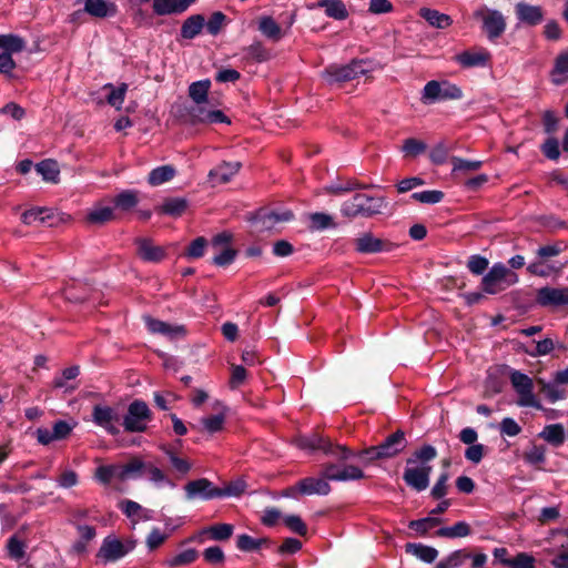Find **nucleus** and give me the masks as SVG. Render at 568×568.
<instances>
[{
    "label": "nucleus",
    "mask_w": 568,
    "mask_h": 568,
    "mask_svg": "<svg viewBox=\"0 0 568 568\" xmlns=\"http://www.w3.org/2000/svg\"><path fill=\"white\" fill-rule=\"evenodd\" d=\"M437 457V450L432 445H424L415 450L406 462L403 479L416 491L425 490L429 485L433 467L429 465Z\"/></svg>",
    "instance_id": "f257e3e1"
},
{
    "label": "nucleus",
    "mask_w": 568,
    "mask_h": 568,
    "mask_svg": "<svg viewBox=\"0 0 568 568\" xmlns=\"http://www.w3.org/2000/svg\"><path fill=\"white\" fill-rule=\"evenodd\" d=\"M561 243H552L539 246L535 253V260L527 266V272L539 277H549L560 275L566 267V263L555 260L561 252Z\"/></svg>",
    "instance_id": "f03ea898"
},
{
    "label": "nucleus",
    "mask_w": 568,
    "mask_h": 568,
    "mask_svg": "<svg viewBox=\"0 0 568 568\" xmlns=\"http://www.w3.org/2000/svg\"><path fill=\"white\" fill-rule=\"evenodd\" d=\"M385 206L386 203L383 197L357 193L351 200L343 203L341 212L347 217H355L359 215L369 217L375 214H379Z\"/></svg>",
    "instance_id": "7ed1b4c3"
},
{
    "label": "nucleus",
    "mask_w": 568,
    "mask_h": 568,
    "mask_svg": "<svg viewBox=\"0 0 568 568\" xmlns=\"http://www.w3.org/2000/svg\"><path fill=\"white\" fill-rule=\"evenodd\" d=\"M518 275L503 263H496L481 280L487 294H498L518 282Z\"/></svg>",
    "instance_id": "20e7f679"
},
{
    "label": "nucleus",
    "mask_w": 568,
    "mask_h": 568,
    "mask_svg": "<svg viewBox=\"0 0 568 568\" xmlns=\"http://www.w3.org/2000/svg\"><path fill=\"white\" fill-rule=\"evenodd\" d=\"M296 444L302 449L323 450L325 454L335 456L339 460H347L353 456L352 450L346 446L334 444L328 438L314 433L310 436L298 437Z\"/></svg>",
    "instance_id": "39448f33"
},
{
    "label": "nucleus",
    "mask_w": 568,
    "mask_h": 568,
    "mask_svg": "<svg viewBox=\"0 0 568 568\" xmlns=\"http://www.w3.org/2000/svg\"><path fill=\"white\" fill-rule=\"evenodd\" d=\"M369 63L365 60H353L346 65H329L323 72V78L328 84H341L366 74Z\"/></svg>",
    "instance_id": "423d86ee"
},
{
    "label": "nucleus",
    "mask_w": 568,
    "mask_h": 568,
    "mask_svg": "<svg viewBox=\"0 0 568 568\" xmlns=\"http://www.w3.org/2000/svg\"><path fill=\"white\" fill-rule=\"evenodd\" d=\"M406 446L407 440L405 438L404 432L397 430L386 437V439L378 446H373L368 449H365L361 454L364 455L367 460L390 458L403 452Z\"/></svg>",
    "instance_id": "0eeeda50"
},
{
    "label": "nucleus",
    "mask_w": 568,
    "mask_h": 568,
    "mask_svg": "<svg viewBox=\"0 0 568 568\" xmlns=\"http://www.w3.org/2000/svg\"><path fill=\"white\" fill-rule=\"evenodd\" d=\"M134 547V541H122L114 536H108L97 552V559L104 565L114 562L126 556Z\"/></svg>",
    "instance_id": "6e6552de"
},
{
    "label": "nucleus",
    "mask_w": 568,
    "mask_h": 568,
    "mask_svg": "<svg viewBox=\"0 0 568 568\" xmlns=\"http://www.w3.org/2000/svg\"><path fill=\"white\" fill-rule=\"evenodd\" d=\"M474 18L481 21L483 30L490 40L499 38L506 30V19L498 10L481 6L474 11Z\"/></svg>",
    "instance_id": "1a4fd4ad"
},
{
    "label": "nucleus",
    "mask_w": 568,
    "mask_h": 568,
    "mask_svg": "<svg viewBox=\"0 0 568 568\" xmlns=\"http://www.w3.org/2000/svg\"><path fill=\"white\" fill-rule=\"evenodd\" d=\"M150 420L151 412L148 405L142 400H134L129 405L123 426L126 432L141 433L146 429Z\"/></svg>",
    "instance_id": "9d476101"
},
{
    "label": "nucleus",
    "mask_w": 568,
    "mask_h": 568,
    "mask_svg": "<svg viewBox=\"0 0 568 568\" xmlns=\"http://www.w3.org/2000/svg\"><path fill=\"white\" fill-rule=\"evenodd\" d=\"M463 98V91L459 87L449 82L429 81L423 90L422 100L434 102L436 100H459Z\"/></svg>",
    "instance_id": "9b49d317"
},
{
    "label": "nucleus",
    "mask_w": 568,
    "mask_h": 568,
    "mask_svg": "<svg viewBox=\"0 0 568 568\" xmlns=\"http://www.w3.org/2000/svg\"><path fill=\"white\" fill-rule=\"evenodd\" d=\"M356 252L361 254H376L388 252L393 248V244L387 240L375 236L371 232H362L353 240Z\"/></svg>",
    "instance_id": "f8f14e48"
},
{
    "label": "nucleus",
    "mask_w": 568,
    "mask_h": 568,
    "mask_svg": "<svg viewBox=\"0 0 568 568\" xmlns=\"http://www.w3.org/2000/svg\"><path fill=\"white\" fill-rule=\"evenodd\" d=\"M232 234L222 232L212 239V247L215 251L213 263L219 266H226L231 264L235 256L236 251L230 246Z\"/></svg>",
    "instance_id": "ddd939ff"
},
{
    "label": "nucleus",
    "mask_w": 568,
    "mask_h": 568,
    "mask_svg": "<svg viewBox=\"0 0 568 568\" xmlns=\"http://www.w3.org/2000/svg\"><path fill=\"white\" fill-rule=\"evenodd\" d=\"M536 303L542 307L568 305V286H544L536 292Z\"/></svg>",
    "instance_id": "4468645a"
},
{
    "label": "nucleus",
    "mask_w": 568,
    "mask_h": 568,
    "mask_svg": "<svg viewBox=\"0 0 568 568\" xmlns=\"http://www.w3.org/2000/svg\"><path fill=\"white\" fill-rule=\"evenodd\" d=\"M322 474L326 479L335 481L358 480L365 477L363 470L354 465H336L333 463L324 465Z\"/></svg>",
    "instance_id": "2eb2a0df"
},
{
    "label": "nucleus",
    "mask_w": 568,
    "mask_h": 568,
    "mask_svg": "<svg viewBox=\"0 0 568 568\" xmlns=\"http://www.w3.org/2000/svg\"><path fill=\"white\" fill-rule=\"evenodd\" d=\"M510 381L519 395L518 405L520 406H535V396L532 394V379L527 375L515 371L510 375Z\"/></svg>",
    "instance_id": "dca6fc26"
},
{
    "label": "nucleus",
    "mask_w": 568,
    "mask_h": 568,
    "mask_svg": "<svg viewBox=\"0 0 568 568\" xmlns=\"http://www.w3.org/2000/svg\"><path fill=\"white\" fill-rule=\"evenodd\" d=\"M184 490L187 499H213L221 497L220 488L213 487V484L206 478H200L189 481L184 486Z\"/></svg>",
    "instance_id": "f3484780"
},
{
    "label": "nucleus",
    "mask_w": 568,
    "mask_h": 568,
    "mask_svg": "<svg viewBox=\"0 0 568 568\" xmlns=\"http://www.w3.org/2000/svg\"><path fill=\"white\" fill-rule=\"evenodd\" d=\"M135 244L136 253L143 261L159 263L166 255L165 250L162 246L155 245L149 239H138Z\"/></svg>",
    "instance_id": "a211bd4d"
},
{
    "label": "nucleus",
    "mask_w": 568,
    "mask_h": 568,
    "mask_svg": "<svg viewBox=\"0 0 568 568\" xmlns=\"http://www.w3.org/2000/svg\"><path fill=\"white\" fill-rule=\"evenodd\" d=\"M196 0H153L152 9L158 16L180 14Z\"/></svg>",
    "instance_id": "6ab92c4d"
},
{
    "label": "nucleus",
    "mask_w": 568,
    "mask_h": 568,
    "mask_svg": "<svg viewBox=\"0 0 568 568\" xmlns=\"http://www.w3.org/2000/svg\"><path fill=\"white\" fill-rule=\"evenodd\" d=\"M454 59L463 68H474L485 65L489 61L490 54L486 49H474L463 51Z\"/></svg>",
    "instance_id": "aec40b11"
},
{
    "label": "nucleus",
    "mask_w": 568,
    "mask_h": 568,
    "mask_svg": "<svg viewBox=\"0 0 568 568\" xmlns=\"http://www.w3.org/2000/svg\"><path fill=\"white\" fill-rule=\"evenodd\" d=\"M92 417L97 425L103 427L110 434L115 435L119 433V429L113 425L118 420V415L113 408L97 405L93 408Z\"/></svg>",
    "instance_id": "412c9836"
},
{
    "label": "nucleus",
    "mask_w": 568,
    "mask_h": 568,
    "mask_svg": "<svg viewBox=\"0 0 568 568\" xmlns=\"http://www.w3.org/2000/svg\"><path fill=\"white\" fill-rule=\"evenodd\" d=\"M549 77L555 85L559 87L568 83V49L556 55Z\"/></svg>",
    "instance_id": "4be33fe9"
},
{
    "label": "nucleus",
    "mask_w": 568,
    "mask_h": 568,
    "mask_svg": "<svg viewBox=\"0 0 568 568\" xmlns=\"http://www.w3.org/2000/svg\"><path fill=\"white\" fill-rule=\"evenodd\" d=\"M518 20L528 26L539 24L544 19L541 7L518 2L515 7Z\"/></svg>",
    "instance_id": "5701e85b"
},
{
    "label": "nucleus",
    "mask_w": 568,
    "mask_h": 568,
    "mask_svg": "<svg viewBox=\"0 0 568 568\" xmlns=\"http://www.w3.org/2000/svg\"><path fill=\"white\" fill-rule=\"evenodd\" d=\"M324 476L322 478L307 477L298 481L297 487L305 495H327L331 486Z\"/></svg>",
    "instance_id": "b1692460"
},
{
    "label": "nucleus",
    "mask_w": 568,
    "mask_h": 568,
    "mask_svg": "<svg viewBox=\"0 0 568 568\" xmlns=\"http://www.w3.org/2000/svg\"><path fill=\"white\" fill-rule=\"evenodd\" d=\"M144 322L150 332L155 334H162L168 337H176L184 334L183 326L171 325L166 322H162L150 316L144 317Z\"/></svg>",
    "instance_id": "393cba45"
},
{
    "label": "nucleus",
    "mask_w": 568,
    "mask_h": 568,
    "mask_svg": "<svg viewBox=\"0 0 568 568\" xmlns=\"http://www.w3.org/2000/svg\"><path fill=\"white\" fill-rule=\"evenodd\" d=\"M241 166V162H223L210 171L209 178L215 183H227Z\"/></svg>",
    "instance_id": "a878e982"
},
{
    "label": "nucleus",
    "mask_w": 568,
    "mask_h": 568,
    "mask_svg": "<svg viewBox=\"0 0 568 568\" xmlns=\"http://www.w3.org/2000/svg\"><path fill=\"white\" fill-rule=\"evenodd\" d=\"M115 219L114 207L103 204L94 205L88 213L87 220L91 224L102 225Z\"/></svg>",
    "instance_id": "bb28decb"
},
{
    "label": "nucleus",
    "mask_w": 568,
    "mask_h": 568,
    "mask_svg": "<svg viewBox=\"0 0 568 568\" xmlns=\"http://www.w3.org/2000/svg\"><path fill=\"white\" fill-rule=\"evenodd\" d=\"M311 8H324L326 16L336 20H344L348 16L347 9L341 0H320Z\"/></svg>",
    "instance_id": "cd10ccee"
},
{
    "label": "nucleus",
    "mask_w": 568,
    "mask_h": 568,
    "mask_svg": "<svg viewBox=\"0 0 568 568\" xmlns=\"http://www.w3.org/2000/svg\"><path fill=\"white\" fill-rule=\"evenodd\" d=\"M419 16L424 18L432 27L438 29L448 28L453 22L449 16L429 8H420Z\"/></svg>",
    "instance_id": "c85d7f7f"
},
{
    "label": "nucleus",
    "mask_w": 568,
    "mask_h": 568,
    "mask_svg": "<svg viewBox=\"0 0 568 568\" xmlns=\"http://www.w3.org/2000/svg\"><path fill=\"white\" fill-rule=\"evenodd\" d=\"M205 19L202 14L189 17L181 27V36L184 39H193L201 33L204 28Z\"/></svg>",
    "instance_id": "c756f323"
},
{
    "label": "nucleus",
    "mask_w": 568,
    "mask_h": 568,
    "mask_svg": "<svg viewBox=\"0 0 568 568\" xmlns=\"http://www.w3.org/2000/svg\"><path fill=\"white\" fill-rule=\"evenodd\" d=\"M119 507L133 524L139 520H146L150 518L149 510L144 509L140 504L133 500H123L119 504Z\"/></svg>",
    "instance_id": "7c9ffc66"
},
{
    "label": "nucleus",
    "mask_w": 568,
    "mask_h": 568,
    "mask_svg": "<svg viewBox=\"0 0 568 568\" xmlns=\"http://www.w3.org/2000/svg\"><path fill=\"white\" fill-rule=\"evenodd\" d=\"M114 207L121 211H130L139 203V192L125 190L115 195L112 200Z\"/></svg>",
    "instance_id": "2f4dec72"
},
{
    "label": "nucleus",
    "mask_w": 568,
    "mask_h": 568,
    "mask_svg": "<svg viewBox=\"0 0 568 568\" xmlns=\"http://www.w3.org/2000/svg\"><path fill=\"white\" fill-rule=\"evenodd\" d=\"M258 30L268 39L278 41L283 37L280 24L268 16L261 17L258 20Z\"/></svg>",
    "instance_id": "473e14b6"
},
{
    "label": "nucleus",
    "mask_w": 568,
    "mask_h": 568,
    "mask_svg": "<svg viewBox=\"0 0 568 568\" xmlns=\"http://www.w3.org/2000/svg\"><path fill=\"white\" fill-rule=\"evenodd\" d=\"M176 171L172 165L158 166L149 173L148 182L152 186H158L171 181Z\"/></svg>",
    "instance_id": "72a5a7b5"
},
{
    "label": "nucleus",
    "mask_w": 568,
    "mask_h": 568,
    "mask_svg": "<svg viewBox=\"0 0 568 568\" xmlns=\"http://www.w3.org/2000/svg\"><path fill=\"white\" fill-rule=\"evenodd\" d=\"M406 552L416 556L418 559L425 562H433L438 556L437 549L430 546H425L422 544H406L405 546Z\"/></svg>",
    "instance_id": "f704fd0d"
},
{
    "label": "nucleus",
    "mask_w": 568,
    "mask_h": 568,
    "mask_svg": "<svg viewBox=\"0 0 568 568\" xmlns=\"http://www.w3.org/2000/svg\"><path fill=\"white\" fill-rule=\"evenodd\" d=\"M36 171L47 182L58 183L60 170L59 165L53 160H44L37 164Z\"/></svg>",
    "instance_id": "c9c22d12"
},
{
    "label": "nucleus",
    "mask_w": 568,
    "mask_h": 568,
    "mask_svg": "<svg viewBox=\"0 0 568 568\" xmlns=\"http://www.w3.org/2000/svg\"><path fill=\"white\" fill-rule=\"evenodd\" d=\"M211 87L210 80H202L193 82L189 87V95L193 104L207 103L209 90Z\"/></svg>",
    "instance_id": "e433bc0d"
},
{
    "label": "nucleus",
    "mask_w": 568,
    "mask_h": 568,
    "mask_svg": "<svg viewBox=\"0 0 568 568\" xmlns=\"http://www.w3.org/2000/svg\"><path fill=\"white\" fill-rule=\"evenodd\" d=\"M52 217V212L45 207H33L22 213L21 221L27 225H32L36 222L45 223Z\"/></svg>",
    "instance_id": "4c0bfd02"
},
{
    "label": "nucleus",
    "mask_w": 568,
    "mask_h": 568,
    "mask_svg": "<svg viewBox=\"0 0 568 568\" xmlns=\"http://www.w3.org/2000/svg\"><path fill=\"white\" fill-rule=\"evenodd\" d=\"M470 526L465 521H458L452 527H444L436 531V536L445 538H460L470 535Z\"/></svg>",
    "instance_id": "58836bf2"
},
{
    "label": "nucleus",
    "mask_w": 568,
    "mask_h": 568,
    "mask_svg": "<svg viewBox=\"0 0 568 568\" xmlns=\"http://www.w3.org/2000/svg\"><path fill=\"white\" fill-rule=\"evenodd\" d=\"M187 207V202L181 197L168 199L163 202L160 207V212L171 216H180L184 213Z\"/></svg>",
    "instance_id": "ea45409f"
},
{
    "label": "nucleus",
    "mask_w": 568,
    "mask_h": 568,
    "mask_svg": "<svg viewBox=\"0 0 568 568\" xmlns=\"http://www.w3.org/2000/svg\"><path fill=\"white\" fill-rule=\"evenodd\" d=\"M225 423V414L220 412L212 416L202 417L200 424L202 430L209 434H214L223 429Z\"/></svg>",
    "instance_id": "a19ab883"
},
{
    "label": "nucleus",
    "mask_w": 568,
    "mask_h": 568,
    "mask_svg": "<svg viewBox=\"0 0 568 568\" xmlns=\"http://www.w3.org/2000/svg\"><path fill=\"white\" fill-rule=\"evenodd\" d=\"M196 558L197 552L195 549H186L166 560L165 564L170 568H179L192 564L193 561H195Z\"/></svg>",
    "instance_id": "79ce46f5"
},
{
    "label": "nucleus",
    "mask_w": 568,
    "mask_h": 568,
    "mask_svg": "<svg viewBox=\"0 0 568 568\" xmlns=\"http://www.w3.org/2000/svg\"><path fill=\"white\" fill-rule=\"evenodd\" d=\"M94 478L104 485L109 484L113 478L120 479V465H106L98 467Z\"/></svg>",
    "instance_id": "37998d69"
},
{
    "label": "nucleus",
    "mask_w": 568,
    "mask_h": 568,
    "mask_svg": "<svg viewBox=\"0 0 568 568\" xmlns=\"http://www.w3.org/2000/svg\"><path fill=\"white\" fill-rule=\"evenodd\" d=\"M213 540H227L233 534V526L230 524L213 525L204 530Z\"/></svg>",
    "instance_id": "c03bdc74"
},
{
    "label": "nucleus",
    "mask_w": 568,
    "mask_h": 568,
    "mask_svg": "<svg viewBox=\"0 0 568 568\" xmlns=\"http://www.w3.org/2000/svg\"><path fill=\"white\" fill-rule=\"evenodd\" d=\"M442 523L440 518L429 516L417 520H412L408 526L420 535H425L429 529L435 528Z\"/></svg>",
    "instance_id": "a18cd8bd"
},
{
    "label": "nucleus",
    "mask_w": 568,
    "mask_h": 568,
    "mask_svg": "<svg viewBox=\"0 0 568 568\" xmlns=\"http://www.w3.org/2000/svg\"><path fill=\"white\" fill-rule=\"evenodd\" d=\"M548 555H552L550 565L554 568H568V546L561 545L557 549H547Z\"/></svg>",
    "instance_id": "49530a36"
},
{
    "label": "nucleus",
    "mask_w": 568,
    "mask_h": 568,
    "mask_svg": "<svg viewBox=\"0 0 568 568\" xmlns=\"http://www.w3.org/2000/svg\"><path fill=\"white\" fill-rule=\"evenodd\" d=\"M26 47V42L22 38L14 34H2L1 49L6 50V53L21 52Z\"/></svg>",
    "instance_id": "de8ad7c7"
},
{
    "label": "nucleus",
    "mask_w": 568,
    "mask_h": 568,
    "mask_svg": "<svg viewBox=\"0 0 568 568\" xmlns=\"http://www.w3.org/2000/svg\"><path fill=\"white\" fill-rule=\"evenodd\" d=\"M310 229L313 231H320L335 226L332 216L325 213H312L310 215Z\"/></svg>",
    "instance_id": "09e8293b"
},
{
    "label": "nucleus",
    "mask_w": 568,
    "mask_h": 568,
    "mask_svg": "<svg viewBox=\"0 0 568 568\" xmlns=\"http://www.w3.org/2000/svg\"><path fill=\"white\" fill-rule=\"evenodd\" d=\"M453 172H475L483 165L481 161H470L462 158H452Z\"/></svg>",
    "instance_id": "8fccbe9b"
},
{
    "label": "nucleus",
    "mask_w": 568,
    "mask_h": 568,
    "mask_svg": "<svg viewBox=\"0 0 568 568\" xmlns=\"http://www.w3.org/2000/svg\"><path fill=\"white\" fill-rule=\"evenodd\" d=\"M444 193L438 190H429L423 192H416L412 194V199L426 204H435L443 200Z\"/></svg>",
    "instance_id": "3c124183"
},
{
    "label": "nucleus",
    "mask_w": 568,
    "mask_h": 568,
    "mask_svg": "<svg viewBox=\"0 0 568 568\" xmlns=\"http://www.w3.org/2000/svg\"><path fill=\"white\" fill-rule=\"evenodd\" d=\"M7 549L11 558L19 560L23 558L26 554V544L17 536H12L8 540Z\"/></svg>",
    "instance_id": "603ef678"
},
{
    "label": "nucleus",
    "mask_w": 568,
    "mask_h": 568,
    "mask_svg": "<svg viewBox=\"0 0 568 568\" xmlns=\"http://www.w3.org/2000/svg\"><path fill=\"white\" fill-rule=\"evenodd\" d=\"M544 435L546 440L556 445L562 444L565 439L564 427L559 424L547 426L544 430Z\"/></svg>",
    "instance_id": "864d4df0"
},
{
    "label": "nucleus",
    "mask_w": 568,
    "mask_h": 568,
    "mask_svg": "<svg viewBox=\"0 0 568 568\" xmlns=\"http://www.w3.org/2000/svg\"><path fill=\"white\" fill-rule=\"evenodd\" d=\"M144 468V463L138 458L131 459L125 465H120V480H125L132 475L140 473Z\"/></svg>",
    "instance_id": "5fc2aeb1"
},
{
    "label": "nucleus",
    "mask_w": 568,
    "mask_h": 568,
    "mask_svg": "<svg viewBox=\"0 0 568 568\" xmlns=\"http://www.w3.org/2000/svg\"><path fill=\"white\" fill-rule=\"evenodd\" d=\"M509 568H536V559L527 554L519 552L509 561Z\"/></svg>",
    "instance_id": "6e6d98bb"
},
{
    "label": "nucleus",
    "mask_w": 568,
    "mask_h": 568,
    "mask_svg": "<svg viewBox=\"0 0 568 568\" xmlns=\"http://www.w3.org/2000/svg\"><path fill=\"white\" fill-rule=\"evenodd\" d=\"M211 111H212V109L210 108V102L207 101V103L193 104L189 109V114L194 123L195 122L205 123L206 122L205 113H210Z\"/></svg>",
    "instance_id": "4d7b16f0"
},
{
    "label": "nucleus",
    "mask_w": 568,
    "mask_h": 568,
    "mask_svg": "<svg viewBox=\"0 0 568 568\" xmlns=\"http://www.w3.org/2000/svg\"><path fill=\"white\" fill-rule=\"evenodd\" d=\"M225 19L226 17L224 13L220 11L214 12L210 17L209 21L204 24L207 32L212 36H216L222 30Z\"/></svg>",
    "instance_id": "13d9d810"
},
{
    "label": "nucleus",
    "mask_w": 568,
    "mask_h": 568,
    "mask_svg": "<svg viewBox=\"0 0 568 568\" xmlns=\"http://www.w3.org/2000/svg\"><path fill=\"white\" fill-rule=\"evenodd\" d=\"M260 217L264 224H266L267 226H273L276 223L287 222L292 220L293 214L290 211H285L283 213L268 212L262 214Z\"/></svg>",
    "instance_id": "bf43d9fd"
},
{
    "label": "nucleus",
    "mask_w": 568,
    "mask_h": 568,
    "mask_svg": "<svg viewBox=\"0 0 568 568\" xmlns=\"http://www.w3.org/2000/svg\"><path fill=\"white\" fill-rule=\"evenodd\" d=\"M402 150L408 156H416L426 150V144L419 140L410 138L404 141Z\"/></svg>",
    "instance_id": "052dcab7"
},
{
    "label": "nucleus",
    "mask_w": 568,
    "mask_h": 568,
    "mask_svg": "<svg viewBox=\"0 0 568 568\" xmlns=\"http://www.w3.org/2000/svg\"><path fill=\"white\" fill-rule=\"evenodd\" d=\"M284 524L287 526L288 529H291L293 532L298 534L301 536L306 535L307 527L304 524V521L301 519L300 516L296 515H290L283 517Z\"/></svg>",
    "instance_id": "680f3d73"
},
{
    "label": "nucleus",
    "mask_w": 568,
    "mask_h": 568,
    "mask_svg": "<svg viewBox=\"0 0 568 568\" xmlns=\"http://www.w3.org/2000/svg\"><path fill=\"white\" fill-rule=\"evenodd\" d=\"M470 558V554L466 549H460L453 551L448 557H446L443 562L448 568H457L464 564L466 559Z\"/></svg>",
    "instance_id": "e2e57ef3"
},
{
    "label": "nucleus",
    "mask_w": 568,
    "mask_h": 568,
    "mask_svg": "<svg viewBox=\"0 0 568 568\" xmlns=\"http://www.w3.org/2000/svg\"><path fill=\"white\" fill-rule=\"evenodd\" d=\"M207 245V241L200 236L191 242V244L187 247L186 256L190 258H199L204 255L205 247Z\"/></svg>",
    "instance_id": "0e129e2a"
},
{
    "label": "nucleus",
    "mask_w": 568,
    "mask_h": 568,
    "mask_svg": "<svg viewBox=\"0 0 568 568\" xmlns=\"http://www.w3.org/2000/svg\"><path fill=\"white\" fill-rule=\"evenodd\" d=\"M247 57L258 62L266 61L270 58L267 50L261 42H254L245 49Z\"/></svg>",
    "instance_id": "69168bd1"
},
{
    "label": "nucleus",
    "mask_w": 568,
    "mask_h": 568,
    "mask_svg": "<svg viewBox=\"0 0 568 568\" xmlns=\"http://www.w3.org/2000/svg\"><path fill=\"white\" fill-rule=\"evenodd\" d=\"M488 260L480 255H471L468 260L467 267L468 270L476 275L484 273V271L488 267Z\"/></svg>",
    "instance_id": "338daca9"
},
{
    "label": "nucleus",
    "mask_w": 568,
    "mask_h": 568,
    "mask_svg": "<svg viewBox=\"0 0 568 568\" xmlns=\"http://www.w3.org/2000/svg\"><path fill=\"white\" fill-rule=\"evenodd\" d=\"M246 484L242 479L229 483L224 488H220L221 497L240 496L245 491Z\"/></svg>",
    "instance_id": "774afa93"
}]
</instances>
